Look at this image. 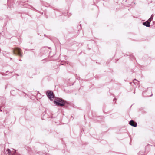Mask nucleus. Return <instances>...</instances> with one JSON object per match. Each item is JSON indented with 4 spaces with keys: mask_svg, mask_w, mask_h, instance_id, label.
I'll return each mask as SVG.
<instances>
[{
    "mask_svg": "<svg viewBox=\"0 0 155 155\" xmlns=\"http://www.w3.org/2000/svg\"><path fill=\"white\" fill-rule=\"evenodd\" d=\"M54 102L56 105L60 106H63L65 104V102L64 101L60 99H58L54 100Z\"/></svg>",
    "mask_w": 155,
    "mask_h": 155,
    "instance_id": "obj_1",
    "label": "nucleus"
},
{
    "mask_svg": "<svg viewBox=\"0 0 155 155\" xmlns=\"http://www.w3.org/2000/svg\"><path fill=\"white\" fill-rule=\"evenodd\" d=\"M46 94L48 97L51 100H52V98H53L54 96L53 92L50 91H47Z\"/></svg>",
    "mask_w": 155,
    "mask_h": 155,
    "instance_id": "obj_2",
    "label": "nucleus"
},
{
    "mask_svg": "<svg viewBox=\"0 0 155 155\" xmlns=\"http://www.w3.org/2000/svg\"><path fill=\"white\" fill-rule=\"evenodd\" d=\"M15 51L17 52L18 54L21 56H22L21 51V50L19 48H16L15 50Z\"/></svg>",
    "mask_w": 155,
    "mask_h": 155,
    "instance_id": "obj_3",
    "label": "nucleus"
},
{
    "mask_svg": "<svg viewBox=\"0 0 155 155\" xmlns=\"http://www.w3.org/2000/svg\"><path fill=\"white\" fill-rule=\"evenodd\" d=\"M129 124L130 125L136 127L137 126V124L135 122H134L133 120H131L129 122Z\"/></svg>",
    "mask_w": 155,
    "mask_h": 155,
    "instance_id": "obj_4",
    "label": "nucleus"
},
{
    "mask_svg": "<svg viewBox=\"0 0 155 155\" xmlns=\"http://www.w3.org/2000/svg\"><path fill=\"white\" fill-rule=\"evenodd\" d=\"M143 25L146 27H149L150 26V22L148 21H146L145 22H143Z\"/></svg>",
    "mask_w": 155,
    "mask_h": 155,
    "instance_id": "obj_5",
    "label": "nucleus"
},
{
    "mask_svg": "<svg viewBox=\"0 0 155 155\" xmlns=\"http://www.w3.org/2000/svg\"><path fill=\"white\" fill-rule=\"evenodd\" d=\"M153 16L152 15H151V17H150V18L148 19V21H149L150 22L153 19Z\"/></svg>",
    "mask_w": 155,
    "mask_h": 155,
    "instance_id": "obj_6",
    "label": "nucleus"
},
{
    "mask_svg": "<svg viewBox=\"0 0 155 155\" xmlns=\"http://www.w3.org/2000/svg\"><path fill=\"white\" fill-rule=\"evenodd\" d=\"M7 151L8 152V154L10 153V150L9 149H7Z\"/></svg>",
    "mask_w": 155,
    "mask_h": 155,
    "instance_id": "obj_7",
    "label": "nucleus"
},
{
    "mask_svg": "<svg viewBox=\"0 0 155 155\" xmlns=\"http://www.w3.org/2000/svg\"><path fill=\"white\" fill-rule=\"evenodd\" d=\"M152 95H153V94H152L150 95V96H152Z\"/></svg>",
    "mask_w": 155,
    "mask_h": 155,
    "instance_id": "obj_8",
    "label": "nucleus"
}]
</instances>
